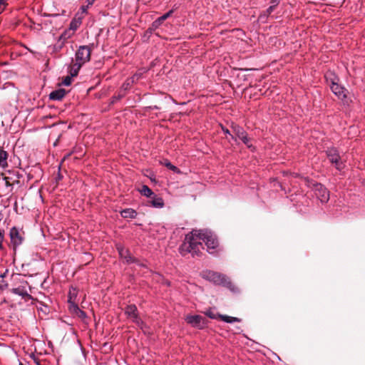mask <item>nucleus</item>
<instances>
[{"mask_svg":"<svg viewBox=\"0 0 365 365\" xmlns=\"http://www.w3.org/2000/svg\"><path fill=\"white\" fill-rule=\"evenodd\" d=\"M13 293L21 296L22 297H28L29 294H28L27 291L25 290L24 288L17 287L15 289H13Z\"/></svg>","mask_w":365,"mask_h":365,"instance_id":"4be33fe9","label":"nucleus"},{"mask_svg":"<svg viewBox=\"0 0 365 365\" xmlns=\"http://www.w3.org/2000/svg\"><path fill=\"white\" fill-rule=\"evenodd\" d=\"M68 29H72V31H73V34L75 33V31L77 29V25L75 22L72 21L71 24H70V27Z\"/></svg>","mask_w":365,"mask_h":365,"instance_id":"7c9ffc66","label":"nucleus"},{"mask_svg":"<svg viewBox=\"0 0 365 365\" xmlns=\"http://www.w3.org/2000/svg\"><path fill=\"white\" fill-rule=\"evenodd\" d=\"M151 205L156 208H161L164 206V202L162 197L153 195V197L149 201Z\"/></svg>","mask_w":365,"mask_h":365,"instance_id":"ddd939ff","label":"nucleus"},{"mask_svg":"<svg viewBox=\"0 0 365 365\" xmlns=\"http://www.w3.org/2000/svg\"><path fill=\"white\" fill-rule=\"evenodd\" d=\"M232 128H233L235 135L239 139H241L245 134H247V133L245 131V130L238 125H235L232 127Z\"/></svg>","mask_w":365,"mask_h":365,"instance_id":"6ab92c4d","label":"nucleus"},{"mask_svg":"<svg viewBox=\"0 0 365 365\" xmlns=\"http://www.w3.org/2000/svg\"><path fill=\"white\" fill-rule=\"evenodd\" d=\"M205 314L209 317L211 319H216L217 318V315L214 313V312L211 309H209L207 310L206 312H205Z\"/></svg>","mask_w":365,"mask_h":365,"instance_id":"cd10ccee","label":"nucleus"},{"mask_svg":"<svg viewBox=\"0 0 365 365\" xmlns=\"http://www.w3.org/2000/svg\"><path fill=\"white\" fill-rule=\"evenodd\" d=\"M71 78H72V77L71 76V75H70V76H66V77L63 79V82H62V84H63V85H64V86H70V85H71Z\"/></svg>","mask_w":365,"mask_h":365,"instance_id":"bb28decb","label":"nucleus"},{"mask_svg":"<svg viewBox=\"0 0 365 365\" xmlns=\"http://www.w3.org/2000/svg\"><path fill=\"white\" fill-rule=\"evenodd\" d=\"M68 304L69 310L73 314H76L80 309L76 302H68Z\"/></svg>","mask_w":365,"mask_h":365,"instance_id":"5701e85b","label":"nucleus"},{"mask_svg":"<svg viewBox=\"0 0 365 365\" xmlns=\"http://www.w3.org/2000/svg\"><path fill=\"white\" fill-rule=\"evenodd\" d=\"M203 243L210 253H213V250L218 246L217 240L211 231L193 230L186 235L181 249H185L193 256L198 255L201 250L204 249Z\"/></svg>","mask_w":365,"mask_h":365,"instance_id":"f257e3e1","label":"nucleus"},{"mask_svg":"<svg viewBox=\"0 0 365 365\" xmlns=\"http://www.w3.org/2000/svg\"><path fill=\"white\" fill-rule=\"evenodd\" d=\"M222 130H223L224 133L230 135L232 139H234L235 140H236V138L230 133V130L228 129L222 128Z\"/></svg>","mask_w":365,"mask_h":365,"instance_id":"2f4dec72","label":"nucleus"},{"mask_svg":"<svg viewBox=\"0 0 365 365\" xmlns=\"http://www.w3.org/2000/svg\"><path fill=\"white\" fill-rule=\"evenodd\" d=\"M186 322L195 327H200L202 317L200 315H188L185 318Z\"/></svg>","mask_w":365,"mask_h":365,"instance_id":"9b49d317","label":"nucleus"},{"mask_svg":"<svg viewBox=\"0 0 365 365\" xmlns=\"http://www.w3.org/2000/svg\"><path fill=\"white\" fill-rule=\"evenodd\" d=\"M249 148H251L252 147V145L250 143V138L247 136V134H245L241 139H240Z\"/></svg>","mask_w":365,"mask_h":365,"instance_id":"a878e982","label":"nucleus"},{"mask_svg":"<svg viewBox=\"0 0 365 365\" xmlns=\"http://www.w3.org/2000/svg\"><path fill=\"white\" fill-rule=\"evenodd\" d=\"M91 50L88 46H81L75 55V60L83 64L88 62L91 59Z\"/></svg>","mask_w":365,"mask_h":365,"instance_id":"39448f33","label":"nucleus"},{"mask_svg":"<svg viewBox=\"0 0 365 365\" xmlns=\"http://www.w3.org/2000/svg\"><path fill=\"white\" fill-rule=\"evenodd\" d=\"M325 78L327 82L330 85L331 90L339 99L343 100L346 97L345 88L339 85V79L334 73L327 72L325 74Z\"/></svg>","mask_w":365,"mask_h":365,"instance_id":"7ed1b4c3","label":"nucleus"},{"mask_svg":"<svg viewBox=\"0 0 365 365\" xmlns=\"http://www.w3.org/2000/svg\"><path fill=\"white\" fill-rule=\"evenodd\" d=\"M66 94V91L63 89H58L51 92L49 95V98L51 100L58 101L62 99Z\"/></svg>","mask_w":365,"mask_h":365,"instance_id":"4468645a","label":"nucleus"},{"mask_svg":"<svg viewBox=\"0 0 365 365\" xmlns=\"http://www.w3.org/2000/svg\"><path fill=\"white\" fill-rule=\"evenodd\" d=\"M9 235L11 245L13 247L14 250H15L17 248V247L22 244L24 237L20 231L16 227H12L11 229Z\"/></svg>","mask_w":365,"mask_h":365,"instance_id":"6e6552de","label":"nucleus"},{"mask_svg":"<svg viewBox=\"0 0 365 365\" xmlns=\"http://www.w3.org/2000/svg\"><path fill=\"white\" fill-rule=\"evenodd\" d=\"M140 74H135V75L131 78V81H132V83L135 82V81L138 80V78H140Z\"/></svg>","mask_w":365,"mask_h":365,"instance_id":"72a5a7b5","label":"nucleus"},{"mask_svg":"<svg viewBox=\"0 0 365 365\" xmlns=\"http://www.w3.org/2000/svg\"><path fill=\"white\" fill-rule=\"evenodd\" d=\"M83 64L76 61V60H72V63L69 66L68 73L71 77L76 76L78 74V72Z\"/></svg>","mask_w":365,"mask_h":365,"instance_id":"9d476101","label":"nucleus"},{"mask_svg":"<svg viewBox=\"0 0 365 365\" xmlns=\"http://www.w3.org/2000/svg\"><path fill=\"white\" fill-rule=\"evenodd\" d=\"M73 31H72V29H68L65 30L61 36L58 37L59 41H62L63 43H66V41L71 38L73 36Z\"/></svg>","mask_w":365,"mask_h":365,"instance_id":"2eb2a0df","label":"nucleus"},{"mask_svg":"<svg viewBox=\"0 0 365 365\" xmlns=\"http://www.w3.org/2000/svg\"><path fill=\"white\" fill-rule=\"evenodd\" d=\"M172 13H173V11L170 10L168 12H167L166 14H165L164 15L158 18L155 21H154L153 22V24H151V26L148 29V31L151 33L153 31H155L158 27H160L161 26V24H163V22L165 20H166L168 17L170 16Z\"/></svg>","mask_w":365,"mask_h":365,"instance_id":"1a4fd4ad","label":"nucleus"},{"mask_svg":"<svg viewBox=\"0 0 365 365\" xmlns=\"http://www.w3.org/2000/svg\"><path fill=\"white\" fill-rule=\"evenodd\" d=\"M4 241V234L3 232L0 230V242H3Z\"/></svg>","mask_w":365,"mask_h":365,"instance_id":"4c0bfd02","label":"nucleus"},{"mask_svg":"<svg viewBox=\"0 0 365 365\" xmlns=\"http://www.w3.org/2000/svg\"><path fill=\"white\" fill-rule=\"evenodd\" d=\"M77 291L75 288H71L68 293V302H76Z\"/></svg>","mask_w":365,"mask_h":365,"instance_id":"412c9836","label":"nucleus"},{"mask_svg":"<svg viewBox=\"0 0 365 365\" xmlns=\"http://www.w3.org/2000/svg\"><path fill=\"white\" fill-rule=\"evenodd\" d=\"M217 317L219 318H220L223 322H225L227 323H233V322H241V319L237 318V317H230V316H227V315L219 314Z\"/></svg>","mask_w":365,"mask_h":365,"instance_id":"a211bd4d","label":"nucleus"},{"mask_svg":"<svg viewBox=\"0 0 365 365\" xmlns=\"http://www.w3.org/2000/svg\"><path fill=\"white\" fill-rule=\"evenodd\" d=\"M95 1L96 0H86V2L88 4L87 5L91 6L94 3Z\"/></svg>","mask_w":365,"mask_h":365,"instance_id":"e433bc0d","label":"nucleus"},{"mask_svg":"<svg viewBox=\"0 0 365 365\" xmlns=\"http://www.w3.org/2000/svg\"><path fill=\"white\" fill-rule=\"evenodd\" d=\"M202 277L216 284H222L233 290L232 284L229 278L222 274L213 271H205L202 273Z\"/></svg>","mask_w":365,"mask_h":365,"instance_id":"f03ea898","label":"nucleus"},{"mask_svg":"<svg viewBox=\"0 0 365 365\" xmlns=\"http://www.w3.org/2000/svg\"><path fill=\"white\" fill-rule=\"evenodd\" d=\"M164 165L173 172L178 173H180V170L176 166L172 165L168 160H166L164 163Z\"/></svg>","mask_w":365,"mask_h":365,"instance_id":"b1692460","label":"nucleus"},{"mask_svg":"<svg viewBox=\"0 0 365 365\" xmlns=\"http://www.w3.org/2000/svg\"><path fill=\"white\" fill-rule=\"evenodd\" d=\"M88 7H89V6H88V5H86V6H81V9L82 12H83V13H86V12H87V9H88Z\"/></svg>","mask_w":365,"mask_h":365,"instance_id":"f704fd0d","label":"nucleus"},{"mask_svg":"<svg viewBox=\"0 0 365 365\" xmlns=\"http://www.w3.org/2000/svg\"><path fill=\"white\" fill-rule=\"evenodd\" d=\"M277 6V5L272 4L268 9H267V13L271 14L274 8Z\"/></svg>","mask_w":365,"mask_h":365,"instance_id":"473e14b6","label":"nucleus"},{"mask_svg":"<svg viewBox=\"0 0 365 365\" xmlns=\"http://www.w3.org/2000/svg\"><path fill=\"white\" fill-rule=\"evenodd\" d=\"M6 6V0H0V14L4 10Z\"/></svg>","mask_w":365,"mask_h":365,"instance_id":"c85d7f7f","label":"nucleus"},{"mask_svg":"<svg viewBox=\"0 0 365 365\" xmlns=\"http://www.w3.org/2000/svg\"><path fill=\"white\" fill-rule=\"evenodd\" d=\"M280 0H271V4L274 5H278L279 4Z\"/></svg>","mask_w":365,"mask_h":365,"instance_id":"c9c22d12","label":"nucleus"},{"mask_svg":"<svg viewBox=\"0 0 365 365\" xmlns=\"http://www.w3.org/2000/svg\"><path fill=\"white\" fill-rule=\"evenodd\" d=\"M312 189L316 197L322 202H327L329 199V192L320 183H312Z\"/></svg>","mask_w":365,"mask_h":365,"instance_id":"423d86ee","label":"nucleus"},{"mask_svg":"<svg viewBox=\"0 0 365 365\" xmlns=\"http://www.w3.org/2000/svg\"><path fill=\"white\" fill-rule=\"evenodd\" d=\"M117 249L120 257L124 259L126 262H131L133 261V257L126 249L120 245L117 247Z\"/></svg>","mask_w":365,"mask_h":365,"instance_id":"f8f14e48","label":"nucleus"},{"mask_svg":"<svg viewBox=\"0 0 365 365\" xmlns=\"http://www.w3.org/2000/svg\"><path fill=\"white\" fill-rule=\"evenodd\" d=\"M19 365H23V364L22 363H19Z\"/></svg>","mask_w":365,"mask_h":365,"instance_id":"ea45409f","label":"nucleus"},{"mask_svg":"<svg viewBox=\"0 0 365 365\" xmlns=\"http://www.w3.org/2000/svg\"><path fill=\"white\" fill-rule=\"evenodd\" d=\"M76 314L78 317H81L82 319H83V318H85L86 317V313L83 311L81 310V309H79Z\"/></svg>","mask_w":365,"mask_h":365,"instance_id":"c756f323","label":"nucleus"},{"mask_svg":"<svg viewBox=\"0 0 365 365\" xmlns=\"http://www.w3.org/2000/svg\"><path fill=\"white\" fill-rule=\"evenodd\" d=\"M140 192L146 197H151L154 195L151 189H150L147 185H143L140 190Z\"/></svg>","mask_w":365,"mask_h":365,"instance_id":"aec40b11","label":"nucleus"},{"mask_svg":"<svg viewBox=\"0 0 365 365\" xmlns=\"http://www.w3.org/2000/svg\"><path fill=\"white\" fill-rule=\"evenodd\" d=\"M120 215L124 218H135L137 215L136 212L131 209L127 208L120 212Z\"/></svg>","mask_w":365,"mask_h":365,"instance_id":"dca6fc26","label":"nucleus"},{"mask_svg":"<svg viewBox=\"0 0 365 365\" xmlns=\"http://www.w3.org/2000/svg\"><path fill=\"white\" fill-rule=\"evenodd\" d=\"M64 44H65L64 43H63L61 41H59V39H58V42L53 46V51L54 52L60 51L62 49V48L63 47Z\"/></svg>","mask_w":365,"mask_h":365,"instance_id":"393cba45","label":"nucleus"},{"mask_svg":"<svg viewBox=\"0 0 365 365\" xmlns=\"http://www.w3.org/2000/svg\"><path fill=\"white\" fill-rule=\"evenodd\" d=\"M327 155L329 161L335 165L337 170H341L344 168V163L339 156L338 151L332 148L327 151Z\"/></svg>","mask_w":365,"mask_h":365,"instance_id":"0eeeda50","label":"nucleus"},{"mask_svg":"<svg viewBox=\"0 0 365 365\" xmlns=\"http://www.w3.org/2000/svg\"><path fill=\"white\" fill-rule=\"evenodd\" d=\"M7 153L0 148V166L2 168H6L8 165L7 163Z\"/></svg>","mask_w":365,"mask_h":365,"instance_id":"f3484780","label":"nucleus"},{"mask_svg":"<svg viewBox=\"0 0 365 365\" xmlns=\"http://www.w3.org/2000/svg\"><path fill=\"white\" fill-rule=\"evenodd\" d=\"M125 314L127 317L140 328L143 327V322L138 316V309L135 305H128L125 309Z\"/></svg>","mask_w":365,"mask_h":365,"instance_id":"20e7f679","label":"nucleus"},{"mask_svg":"<svg viewBox=\"0 0 365 365\" xmlns=\"http://www.w3.org/2000/svg\"><path fill=\"white\" fill-rule=\"evenodd\" d=\"M3 248V242H0V250Z\"/></svg>","mask_w":365,"mask_h":365,"instance_id":"58836bf2","label":"nucleus"}]
</instances>
